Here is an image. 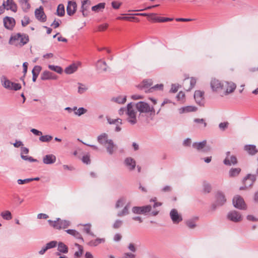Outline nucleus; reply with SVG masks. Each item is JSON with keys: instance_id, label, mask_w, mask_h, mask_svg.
Wrapping results in <instances>:
<instances>
[{"instance_id": "39", "label": "nucleus", "mask_w": 258, "mask_h": 258, "mask_svg": "<svg viewBox=\"0 0 258 258\" xmlns=\"http://www.w3.org/2000/svg\"><path fill=\"white\" fill-rule=\"evenodd\" d=\"M106 144L107 145L106 146L107 152L110 154H112L113 152V148L114 147V145L113 144L112 140H109L108 143Z\"/></svg>"}, {"instance_id": "28", "label": "nucleus", "mask_w": 258, "mask_h": 258, "mask_svg": "<svg viewBox=\"0 0 258 258\" xmlns=\"http://www.w3.org/2000/svg\"><path fill=\"white\" fill-rule=\"evenodd\" d=\"M97 140L100 144L105 145L108 143L109 140L108 139L107 135L105 133H103L98 137Z\"/></svg>"}, {"instance_id": "50", "label": "nucleus", "mask_w": 258, "mask_h": 258, "mask_svg": "<svg viewBox=\"0 0 258 258\" xmlns=\"http://www.w3.org/2000/svg\"><path fill=\"white\" fill-rule=\"evenodd\" d=\"M107 121L109 124H116V123L121 124V119L120 118H117V119L108 118Z\"/></svg>"}, {"instance_id": "15", "label": "nucleus", "mask_w": 258, "mask_h": 258, "mask_svg": "<svg viewBox=\"0 0 258 258\" xmlns=\"http://www.w3.org/2000/svg\"><path fill=\"white\" fill-rule=\"evenodd\" d=\"M29 40V36L26 34L17 33V43L21 46L26 44Z\"/></svg>"}, {"instance_id": "35", "label": "nucleus", "mask_w": 258, "mask_h": 258, "mask_svg": "<svg viewBox=\"0 0 258 258\" xmlns=\"http://www.w3.org/2000/svg\"><path fill=\"white\" fill-rule=\"evenodd\" d=\"M21 6L24 11H27L30 8L28 0H20Z\"/></svg>"}, {"instance_id": "29", "label": "nucleus", "mask_w": 258, "mask_h": 258, "mask_svg": "<svg viewBox=\"0 0 258 258\" xmlns=\"http://www.w3.org/2000/svg\"><path fill=\"white\" fill-rule=\"evenodd\" d=\"M217 204L218 206H222L226 202L225 196L221 192H218L216 195Z\"/></svg>"}, {"instance_id": "55", "label": "nucleus", "mask_w": 258, "mask_h": 258, "mask_svg": "<svg viewBox=\"0 0 258 258\" xmlns=\"http://www.w3.org/2000/svg\"><path fill=\"white\" fill-rule=\"evenodd\" d=\"M33 179H30V178H26L25 179H18L17 180V182L19 184H26L29 182L32 181Z\"/></svg>"}, {"instance_id": "58", "label": "nucleus", "mask_w": 258, "mask_h": 258, "mask_svg": "<svg viewBox=\"0 0 258 258\" xmlns=\"http://www.w3.org/2000/svg\"><path fill=\"white\" fill-rule=\"evenodd\" d=\"M41 67L39 66H35L32 70V73L39 75L41 70Z\"/></svg>"}, {"instance_id": "57", "label": "nucleus", "mask_w": 258, "mask_h": 258, "mask_svg": "<svg viewBox=\"0 0 258 258\" xmlns=\"http://www.w3.org/2000/svg\"><path fill=\"white\" fill-rule=\"evenodd\" d=\"M136 255L134 253L126 252L124 253L121 258H136Z\"/></svg>"}, {"instance_id": "16", "label": "nucleus", "mask_w": 258, "mask_h": 258, "mask_svg": "<svg viewBox=\"0 0 258 258\" xmlns=\"http://www.w3.org/2000/svg\"><path fill=\"white\" fill-rule=\"evenodd\" d=\"M40 78L42 80H54L57 79V76L50 72L45 71L41 74Z\"/></svg>"}, {"instance_id": "5", "label": "nucleus", "mask_w": 258, "mask_h": 258, "mask_svg": "<svg viewBox=\"0 0 258 258\" xmlns=\"http://www.w3.org/2000/svg\"><path fill=\"white\" fill-rule=\"evenodd\" d=\"M236 85L235 83L232 82H225L223 83L222 91H223V94L227 95L230 93H232L235 90Z\"/></svg>"}, {"instance_id": "49", "label": "nucleus", "mask_w": 258, "mask_h": 258, "mask_svg": "<svg viewBox=\"0 0 258 258\" xmlns=\"http://www.w3.org/2000/svg\"><path fill=\"white\" fill-rule=\"evenodd\" d=\"M52 139V137L51 136L45 135V136H41L39 138V140L42 142H47L51 141Z\"/></svg>"}, {"instance_id": "24", "label": "nucleus", "mask_w": 258, "mask_h": 258, "mask_svg": "<svg viewBox=\"0 0 258 258\" xmlns=\"http://www.w3.org/2000/svg\"><path fill=\"white\" fill-rule=\"evenodd\" d=\"M105 239L104 238H97L95 239L90 240L87 244L90 246H96L100 243H104Z\"/></svg>"}, {"instance_id": "23", "label": "nucleus", "mask_w": 258, "mask_h": 258, "mask_svg": "<svg viewBox=\"0 0 258 258\" xmlns=\"http://www.w3.org/2000/svg\"><path fill=\"white\" fill-rule=\"evenodd\" d=\"M5 3V8L7 10H10L13 12L16 11V6L13 0H7L4 1Z\"/></svg>"}, {"instance_id": "31", "label": "nucleus", "mask_w": 258, "mask_h": 258, "mask_svg": "<svg viewBox=\"0 0 258 258\" xmlns=\"http://www.w3.org/2000/svg\"><path fill=\"white\" fill-rule=\"evenodd\" d=\"M77 69L78 65L75 63H73L65 69L64 72L67 74H71L75 72Z\"/></svg>"}, {"instance_id": "11", "label": "nucleus", "mask_w": 258, "mask_h": 258, "mask_svg": "<svg viewBox=\"0 0 258 258\" xmlns=\"http://www.w3.org/2000/svg\"><path fill=\"white\" fill-rule=\"evenodd\" d=\"M35 15L36 19L39 21L44 22L46 21V16L44 12L43 8L42 6L35 10Z\"/></svg>"}, {"instance_id": "37", "label": "nucleus", "mask_w": 258, "mask_h": 258, "mask_svg": "<svg viewBox=\"0 0 258 258\" xmlns=\"http://www.w3.org/2000/svg\"><path fill=\"white\" fill-rule=\"evenodd\" d=\"M83 226H84V228L82 230L83 232L93 236H95V235L93 233L91 232V225L90 224H86L83 225Z\"/></svg>"}, {"instance_id": "22", "label": "nucleus", "mask_w": 258, "mask_h": 258, "mask_svg": "<svg viewBox=\"0 0 258 258\" xmlns=\"http://www.w3.org/2000/svg\"><path fill=\"white\" fill-rule=\"evenodd\" d=\"M230 152H227V157L224 160V163L227 165H231V164H235L237 163V159L234 156H231L229 159V156H230Z\"/></svg>"}, {"instance_id": "1", "label": "nucleus", "mask_w": 258, "mask_h": 258, "mask_svg": "<svg viewBox=\"0 0 258 258\" xmlns=\"http://www.w3.org/2000/svg\"><path fill=\"white\" fill-rule=\"evenodd\" d=\"M50 226L56 229H65L70 225V222L66 220H61L57 218L55 221L49 220L48 221Z\"/></svg>"}, {"instance_id": "36", "label": "nucleus", "mask_w": 258, "mask_h": 258, "mask_svg": "<svg viewBox=\"0 0 258 258\" xmlns=\"http://www.w3.org/2000/svg\"><path fill=\"white\" fill-rule=\"evenodd\" d=\"M241 171V169L239 168H232L229 171V176L230 177H235L237 176Z\"/></svg>"}, {"instance_id": "47", "label": "nucleus", "mask_w": 258, "mask_h": 258, "mask_svg": "<svg viewBox=\"0 0 258 258\" xmlns=\"http://www.w3.org/2000/svg\"><path fill=\"white\" fill-rule=\"evenodd\" d=\"M163 85L162 84H157L153 87H151L148 91L145 90V92L146 93L149 92H152L153 90H162L163 89Z\"/></svg>"}, {"instance_id": "62", "label": "nucleus", "mask_w": 258, "mask_h": 258, "mask_svg": "<svg viewBox=\"0 0 258 258\" xmlns=\"http://www.w3.org/2000/svg\"><path fill=\"white\" fill-rule=\"evenodd\" d=\"M228 122H221L219 125V128L224 131L228 127Z\"/></svg>"}, {"instance_id": "64", "label": "nucleus", "mask_w": 258, "mask_h": 258, "mask_svg": "<svg viewBox=\"0 0 258 258\" xmlns=\"http://www.w3.org/2000/svg\"><path fill=\"white\" fill-rule=\"evenodd\" d=\"M29 23V18L28 17H25L22 20V25L23 27L27 26Z\"/></svg>"}, {"instance_id": "9", "label": "nucleus", "mask_w": 258, "mask_h": 258, "mask_svg": "<svg viewBox=\"0 0 258 258\" xmlns=\"http://www.w3.org/2000/svg\"><path fill=\"white\" fill-rule=\"evenodd\" d=\"M152 207L150 205L142 207H134L133 212L137 214H144L151 211Z\"/></svg>"}, {"instance_id": "56", "label": "nucleus", "mask_w": 258, "mask_h": 258, "mask_svg": "<svg viewBox=\"0 0 258 258\" xmlns=\"http://www.w3.org/2000/svg\"><path fill=\"white\" fill-rule=\"evenodd\" d=\"M121 5V3L117 1H113L111 3L112 7L114 9H118Z\"/></svg>"}, {"instance_id": "30", "label": "nucleus", "mask_w": 258, "mask_h": 258, "mask_svg": "<svg viewBox=\"0 0 258 258\" xmlns=\"http://www.w3.org/2000/svg\"><path fill=\"white\" fill-rule=\"evenodd\" d=\"M244 150L246 151L248 154L251 155L255 154L257 152L256 147L254 145H252L245 146Z\"/></svg>"}, {"instance_id": "12", "label": "nucleus", "mask_w": 258, "mask_h": 258, "mask_svg": "<svg viewBox=\"0 0 258 258\" xmlns=\"http://www.w3.org/2000/svg\"><path fill=\"white\" fill-rule=\"evenodd\" d=\"M2 85L3 86L9 90H16V84L11 82L5 77L3 76L1 79Z\"/></svg>"}, {"instance_id": "18", "label": "nucleus", "mask_w": 258, "mask_h": 258, "mask_svg": "<svg viewBox=\"0 0 258 258\" xmlns=\"http://www.w3.org/2000/svg\"><path fill=\"white\" fill-rule=\"evenodd\" d=\"M171 218L174 223H178L182 220V218L180 216L176 209H172L170 213Z\"/></svg>"}, {"instance_id": "27", "label": "nucleus", "mask_w": 258, "mask_h": 258, "mask_svg": "<svg viewBox=\"0 0 258 258\" xmlns=\"http://www.w3.org/2000/svg\"><path fill=\"white\" fill-rule=\"evenodd\" d=\"M56 158L53 155H47L44 157L43 161L44 163L46 164H50L54 163L55 161Z\"/></svg>"}, {"instance_id": "59", "label": "nucleus", "mask_w": 258, "mask_h": 258, "mask_svg": "<svg viewBox=\"0 0 258 258\" xmlns=\"http://www.w3.org/2000/svg\"><path fill=\"white\" fill-rule=\"evenodd\" d=\"M79 85H80L78 88V92L79 93L82 94L87 89V88L84 85L81 83H79Z\"/></svg>"}, {"instance_id": "41", "label": "nucleus", "mask_w": 258, "mask_h": 258, "mask_svg": "<svg viewBox=\"0 0 258 258\" xmlns=\"http://www.w3.org/2000/svg\"><path fill=\"white\" fill-rule=\"evenodd\" d=\"M1 215L5 220H9L12 219L11 213L9 211H5L2 212Z\"/></svg>"}, {"instance_id": "14", "label": "nucleus", "mask_w": 258, "mask_h": 258, "mask_svg": "<svg viewBox=\"0 0 258 258\" xmlns=\"http://www.w3.org/2000/svg\"><path fill=\"white\" fill-rule=\"evenodd\" d=\"M207 141L206 140L199 143H194L192 144V147L197 150L200 151L202 150L203 152H208L210 150L209 147H206Z\"/></svg>"}, {"instance_id": "32", "label": "nucleus", "mask_w": 258, "mask_h": 258, "mask_svg": "<svg viewBox=\"0 0 258 258\" xmlns=\"http://www.w3.org/2000/svg\"><path fill=\"white\" fill-rule=\"evenodd\" d=\"M68 234L74 236L75 238L77 239H81L83 241V238L81 235V234L76 230L74 229H68L66 231Z\"/></svg>"}, {"instance_id": "10", "label": "nucleus", "mask_w": 258, "mask_h": 258, "mask_svg": "<svg viewBox=\"0 0 258 258\" xmlns=\"http://www.w3.org/2000/svg\"><path fill=\"white\" fill-rule=\"evenodd\" d=\"M227 218L233 222H238L242 220V216L240 213L235 211L229 212L227 214Z\"/></svg>"}, {"instance_id": "60", "label": "nucleus", "mask_w": 258, "mask_h": 258, "mask_svg": "<svg viewBox=\"0 0 258 258\" xmlns=\"http://www.w3.org/2000/svg\"><path fill=\"white\" fill-rule=\"evenodd\" d=\"M86 112H87V110L86 109H85L83 107H80L78 109L77 111L76 112V114L79 116H80L82 114H84Z\"/></svg>"}, {"instance_id": "4", "label": "nucleus", "mask_w": 258, "mask_h": 258, "mask_svg": "<svg viewBox=\"0 0 258 258\" xmlns=\"http://www.w3.org/2000/svg\"><path fill=\"white\" fill-rule=\"evenodd\" d=\"M256 180V177L255 175L249 174L247 175V176L244 177L243 180V183L244 184V186H241L239 188L240 190H244L250 187H251L254 181Z\"/></svg>"}, {"instance_id": "33", "label": "nucleus", "mask_w": 258, "mask_h": 258, "mask_svg": "<svg viewBox=\"0 0 258 258\" xmlns=\"http://www.w3.org/2000/svg\"><path fill=\"white\" fill-rule=\"evenodd\" d=\"M125 165L130 170H133L136 166V162L131 158H127L125 160Z\"/></svg>"}, {"instance_id": "40", "label": "nucleus", "mask_w": 258, "mask_h": 258, "mask_svg": "<svg viewBox=\"0 0 258 258\" xmlns=\"http://www.w3.org/2000/svg\"><path fill=\"white\" fill-rule=\"evenodd\" d=\"M48 68L51 71H54L58 74H61L62 72V69L59 66L50 64L48 66Z\"/></svg>"}, {"instance_id": "44", "label": "nucleus", "mask_w": 258, "mask_h": 258, "mask_svg": "<svg viewBox=\"0 0 258 258\" xmlns=\"http://www.w3.org/2000/svg\"><path fill=\"white\" fill-rule=\"evenodd\" d=\"M130 206L129 205H126L123 210L119 212L117 214V216L118 217H122L125 215H126L128 214V209H129Z\"/></svg>"}, {"instance_id": "42", "label": "nucleus", "mask_w": 258, "mask_h": 258, "mask_svg": "<svg viewBox=\"0 0 258 258\" xmlns=\"http://www.w3.org/2000/svg\"><path fill=\"white\" fill-rule=\"evenodd\" d=\"M57 15L59 16H63L64 15V8L62 4H59L57 9Z\"/></svg>"}, {"instance_id": "19", "label": "nucleus", "mask_w": 258, "mask_h": 258, "mask_svg": "<svg viewBox=\"0 0 258 258\" xmlns=\"http://www.w3.org/2000/svg\"><path fill=\"white\" fill-rule=\"evenodd\" d=\"M90 5V2L89 0H84L82 2L81 11L84 17L88 16V9Z\"/></svg>"}, {"instance_id": "8", "label": "nucleus", "mask_w": 258, "mask_h": 258, "mask_svg": "<svg viewBox=\"0 0 258 258\" xmlns=\"http://www.w3.org/2000/svg\"><path fill=\"white\" fill-rule=\"evenodd\" d=\"M196 84V80L194 78H187L184 79L182 86L184 89L186 91H189L194 87Z\"/></svg>"}, {"instance_id": "34", "label": "nucleus", "mask_w": 258, "mask_h": 258, "mask_svg": "<svg viewBox=\"0 0 258 258\" xmlns=\"http://www.w3.org/2000/svg\"><path fill=\"white\" fill-rule=\"evenodd\" d=\"M57 250L59 252L66 253L68 252V246L62 242H59L58 244Z\"/></svg>"}, {"instance_id": "7", "label": "nucleus", "mask_w": 258, "mask_h": 258, "mask_svg": "<svg viewBox=\"0 0 258 258\" xmlns=\"http://www.w3.org/2000/svg\"><path fill=\"white\" fill-rule=\"evenodd\" d=\"M233 206L239 209L244 210L246 209V205L242 197L236 195L233 199Z\"/></svg>"}, {"instance_id": "3", "label": "nucleus", "mask_w": 258, "mask_h": 258, "mask_svg": "<svg viewBox=\"0 0 258 258\" xmlns=\"http://www.w3.org/2000/svg\"><path fill=\"white\" fill-rule=\"evenodd\" d=\"M137 109L140 112L143 113H155V109L153 107H151L150 105L145 102L140 101L137 103L136 105Z\"/></svg>"}, {"instance_id": "2", "label": "nucleus", "mask_w": 258, "mask_h": 258, "mask_svg": "<svg viewBox=\"0 0 258 258\" xmlns=\"http://www.w3.org/2000/svg\"><path fill=\"white\" fill-rule=\"evenodd\" d=\"M18 147H20L21 157L24 160L28 161L31 162H37V159H34L32 157L25 155L28 154L29 150L28 148L23 146V144L21 141H17V148Z\"/></svg>"}, {"instance_id": "51", "label": "nucleus", "mask_w": 258, "mask_h": 258, "mask_svg": "<svg viewBox=\"0 0 258 258\" xmlns=\"http://www.w3.org/2000/svg\"><path fill=\"white\" fill-rule=\"evenodd\" d=\"M194 121L196 123L202 124L204 127H205L207 126V123L206 122L205 119L203 118H195Z\"/></svg>"}, {"instance_id": "20", "label": "nucleus", "mask_w": 258, "mask_h": 258, "mask_svg": "<svg viewBox=\"0 0 258 258\" xmlns=\"http://www.w3.org/2000/svg\"><path fill=\"white\" fill-rule=\"evenodd\" d=\"M77 10V4L75 2L70 1L67 7V12L69 16L74 14Z\"/></svg>"}, {"instance_id": "45", "label": "nucleus", "mask_w": 258, "mask_h": 258, "mask_svg": "<svg viewBox=\"0 0 258 258\" xmlns=\"http://www.w3.org/2000/svg\"><path fill=\"white\" fill-rule=\"evenodd\" d=\"M185 94L182 91H180L177 96L176 98L177 99L178 101H179L181 102V103H183L185 102Z\"/></svg>"}, {"instance_id": "17", "label": "nucleus", "mask_w": 258, "mask_h": 258, "mask_svg": "<svg viewBox=\"0 0 258 258\" xmlns=\"http://www.w3.org/2000/svg\"><path fill=\"white\" fill-rule=\"evenodd\" d=\"M4 23L5 27L8 29H12L15 25V20L14 18L6 17L4 19Z\"/></svg>"}, {"instance_id": "26", "label": "nucleus", "mask_w": 258, "mask_h": 258, "mask_svg": "<svg viewBox=\"0 0 258 258\" xmlns=\"http://www.w3.org/2000/svg\"><path fill=\"white\" fill-rule=\"evenodd\" d=\"M152 85V81L151 80H145L138 86V87L142 90L147 89Z\"/></svg>"}, {"instance_id": "61", "label": "nucleus", "mask_w": 258, "mask_h": 258, "mask_svg": "<svg viewBox=\"0 0 258 258\" xmlns=\"http://www.w3.org/2000/svg\"><path fill=\"white\" fill-rule=\"evenodd\" d=\"M158 21L159 22H165L168 21H171L173 20V18L160 17L158 18Z\"/></svg>"}, {"instance_id": "6", "label": "nucleus", "mask_w": 258, "mask_h": 258, "mask_svg": "<svg viewBox=\"0 0 258 258\" xmlns=\"http://www.w3.org/2000/svg\"><path fill=\"white\" fill-rule=\"evenodd\" d=\"M136 113V112L134 110L132 103L128 104L127 106V120L132 124H134L137 122Z\"/></svg>"}, {"instance_id": "53", "label": "nucleus", "mask_w": 258, "mask_h": 258, "mask_svg": "<svg viewBox=\"0 0 258 258\" xmlns=\"http://www.w3.org/2000/svg\"><path fill=\"white\" fill-rule=\"evenodd\" d=\"M57 242L55 241H51L46 244L48 249L55 247L56 246Z\"/></svg>"}, {"instance_id": "54", "label": "nucleus", "mask_w": 258, "mask_h": 258, "mask_svg": "<svg viewBox=\"0 0 258 258\" xmlns=\"http://www.w3.org/2000/svg\"><path fill=\"white\" fill-rule=\"evenodd\" d=\"M82 160L83 163L87 164H90V162H91L90 159V156L88 155H84L82 157Z\"/></svg>"}, {"instance_id": "13", "label": "nucleus", "mask_w": 258, "mask_h": 258, "mask_svg": "<svg viewBox=\"0 0 258 258\" xmlns=\"http://www.w3.org/2000/svg\"><path fill=\"white\" fill-rule=\"evenodd\" d=\"M222 85L223 83L216 79H212L210 83L211 87L214 92L222 91Z\"/></svg>"}, {"instance_id": "38", "label": "nucleus", "mask_w": 258, "mask_h": 258, "mask_svg": "<svg viewBox=\"0 0 258 258\" xmlns=\"http://www.w3.org/2000/svg\"><path fill=\"white\" fill-rule=\"evenodd\" d=\"M97 66L99 70L104 71H106V63L105 61H102L101 59L98 60Z\"/></svg>"}, {"instance_id": "46", "label": "nucleus", "mask_w": 258, "mask_h": 258, "mask_svg": "<svg viewBox=\"0 0 258 258\" xmlns=\"http://www.w3.org/2000/svg\"><path fill=\"white\" fill-rule=\"evenodd\" d=\"M76 246L78 247V250L75 252V255L78 257H80L83 254V247L82 246L79 244H76Z\"/></svg>"}, {"instance_id": "48", "label": "nucleus", "mask_w": 258, "mask_h": 258, "mask_svg": "<svg viewBox=\"0 0 258 258\" xmlns=\"http://www.w3.org/2000/svg\"><path fill=\"white\" fill-rule=\"evenodd\" d=\"M204 187H203V191L205 193H209L211 190V185L205 181L204 182Z\"/></svg>"}, {"instance_id": "25", "label": "nucleus", "mask_w": 258, "mask_h": 258, "mask_svg": "<svg viewBox=\"0 0 258 258\" xmlns=\"http://www.w3.org/2000/svg\"><path fill=\"white\" fill-rule=\"evenodd\" d=\"M197 110V108L193 106H187L182 107L179 109L180 113H183L189 112H195Z\"/></svg>"}, {"instance_id": "52", "label": "nucleus", "mask_w": 258, "mask_h": 258, "mask_svg": "<svg viewBox=\"0 0 258 258\" xmlns=\"http://www.w3.org/2000/svg\"><path fill=\"white\" fill-rule=\"evenodd\" d=\"M124 202H125L124 199L121 198V199H119L116 203L115 207L116 208H118L119 207H122L123 205Z\"/></svg>"}, {"instance_id": "63", "label": "nucleus", "mask_w": 258, "mask_h": 258, "mask_svg": "<svg viewBox=\"0 0 258 258\" xmlns=\"http://www.w3.org/2000/svg\"><path fill=\"white\" fill-rule=\"evenodd\" d=\"M179 87V85L178 84H172L171 86V88L170 90V92L172 93L176 92Z\"/></svg>"}, {"instance_id": "21", "label": "nucleus", "mask_w": 258, "mask_h": 258, "mask_svg": "<svg viewBox=\"0 0 258 258\" xmlns=\"http://www.w3.org/2000/svg\"><path fill=\"white\" fill-rule=\"evenodd\" d=\"M204 92L201 91L197 90L195 91L194 98L197 103L199 104H201L203 103L204 98Z\"/></svg>"}, {"instance_id": "43", "label": "nucleus", "mask_w": 258, "mask_h": 258, "mask_svg": "<svg viewBox=\"0 0 258 258\" xmlns=\"http://www.w3.org/2000/svg\"><path fill=\"white\" fill-rule=\"evenodd\" d=\"M105 3H99V4L92 7V10L93 11L99 12L104 9Z\"/></svg>"}]
</instances>
